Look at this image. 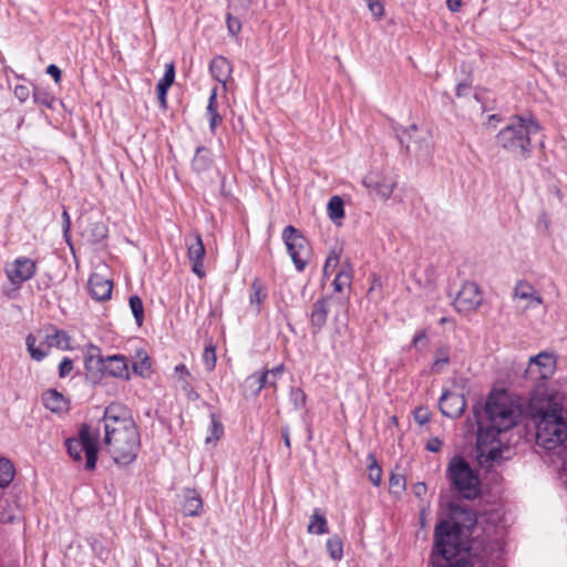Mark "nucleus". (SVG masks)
<instances>
[{
    "label": "nucleus",
    "instance_id": "f257e3e1",
    "mask_svg": "<svg viewBox=\"0 0 567 567\" xmlns=\"http://www.w3.org/2000/svg\"><path fill=\"white\" fill-rule=\"evenodd\" d=\"M447 511V518L435 524L426 567H485L488 554L486 549L478 553L472 537L477 525L476 512L455 503H450Z\"/></svg>",
    "mask_w": 567,
    "mask_h": 567
},
{
    "label": "nucleus",
    "instance_id": "f03ea898",
    "mask_svg": "<svg viewBox=\"0 0 567 567\" xmlns=\"http://www.w3.org/2000/svg\"><path fill=\"white\" fill-rule=\"evenodd\" d=\"M104 426V444L114 462L128 465L136 460L141 446L140 433L130 410L121 403H111L104 409L100 421Z\"/></svg>",
    "mask_w": 567,
    "mask_h": 567
},
{
    "label": "nucleus",
    "instance_id": "7ed1b4c3",
    "mask_svg": "<svg viewBox=\"0 0 567 567\" xmlns=\"http://www.w3.org/2000/svg\"><path fill=\"white\" fill-rule=\"evenodd\" d=\"M484 413L488 420L486 426H484L481 421V410L474 408V416L478 425L476 441L480 457L484 456V447L487 444L497 441V436L501 433L511 430L517 424L519 416L516 409L507 402L505 396H495L493 394H491L485 402Z\"/></svg>",
    "mask_w": 567,
    "mask_h": 567
},
{
    "label": "nucleus",
    "instance_id": "20e7f679",
    "mask_svg": "<svg viewBox=\"0 0 567 567\" xmlns=\"http://www.w3.org/2000/svg\"><path fill=\"white\" fill-rule=\"evenodd\" d=\"M540 128V124L533 116L517 115L497 133L496 143L506 152L526 159L530 156L532 137Z\"/></svg>",
    "mask_w": 567,
    "mask_h": 567
},
{
    "label": "nucleus",
    "instance_id": "39448f33",
    "mask_svg": "<svg viewBox=\"0 0 567 567\" xmlns=\"http://www.w3.org/2000/svg\"><path fill=\"white\" fill-rule=\"evenodd\" d=\"M446 477L451 487L465 499H475L481 494V478L470 463L460 455L450 461L446 468Z\"/></svg>",
    "mask_w": 567,
    "mask_h": 567
},
{
    "label": "nucleus",
    "instance_id": "423d86ee",
    "mask_svg": "<svg viewBox=\"0 0 567 567\" xmlns=\"http://www.w3.org/2000/svg\"><path fill=\"white\" fill-rule=\"evenodd\" d=\"M68 454L74 462L82 461V452L85 453V468L93 471L96 467L100 450V429H92L87 423H82L78 431V437L65 440Z\"/></svg>",
    "mask_w": 567,
    "mask_h": 567
},
{
    "label": "nucleus",
    "instance_id": "0eeeda50",
    "mask_svg": "<svg viewBox=\"0 0 567 567\" xmlns=\"http://www.w3.org/2000/svg\"><path fill=\"white\" fill-rule=\"evenodd\" d=\"M282 240L296 269L302 271L308 264L310 250L307 238L299 229L288 225L282 230Z\"/></svg>",
    "mask_w": 567,
    "mask_h": 567
},
{
    "label": "nucleus",
    "instance_id": "6e6552de",
    "mask_svg": "<svg viewBox=\"0 0 567 567\" xmlns=\"http://www.w3.org/2000/svg\"><path fill=\"white\" fill-rule=\"evenodd\" d=\"M398 140L406 153H414L416 157H425L430 154V138L426 132L420 131L415 124L401 132H396Z\"/></svg>",
    "mask_w": 567,
    "mask_h": 567
},
{
    "label": "nucleus",
    "instance_id": "1a4fd4ad",
    "mask_svg": "<svg viewBox=\"0 0 567 567\" xmlns=\"http://www.w3.org/2000/svg\"><path fill=\"white\" fill-rule=\"evenodd\" d=\"M105 358L100 353V349L90 344L84 357L85 379L93 385L99 384L104 378Z\"/></svg>",
    "mask_w": 567,
    "mask_h": 567
},
{
    "label": "nucleus",
    "instance_id": "9d476101",
    "mask_svg": "<svg viewBox=\"0 0 567 567\" xmlns=\"http://www.w3.org/2000/svg\"><path fill=\"white\" fill-rule=\"evenodd\" d=\"M37 271V264L30 258L19 257L7 267V277L13 286H21L31 279Z\"/></svg>",
    "mask_w": 567,
    "mask_h": 567
},
{
    "label": "nucleus",
    "instance_id": "9b49d317",
    "mask_svg": "<svg viewBox=\"0 0 567 567\" xmlns=\"http://www.w3.org/2000/svg\"><path fill=\"white\" fill-rule=\"evenodd\" d=\"M465 408L466 399L463 392L443 391L439 400V409L444 416L457 419L464 413Z\"/></svg>",
    "mask_w": 567,
    "mask_h": 567
},
{
    "label": "nucleus",
    "instance_id": "f8f14e48",
    "mask_svg": "<svg viewBox=\"0 0 567 567\" xmlns=\"http://www.w3.org/2000/svg\"><path fill=\"white\" fill-rule=\"evenodd\" d=\"M481 302L482 297L477 285L474 282H465L454 299V305L458 311L475 309L481 306Z\"/></svg>",
    "mask_w": 567,
    "mask_h": 567
},
{
    "label": "nucleus",
    "instance_id": "ddd939ff",
    "mask_svg": "<svg viewBox=\"0 0 567 567\" xmlns=\"http://www.w3.org/2000/svg\"><path fill=\"white\" fill-rule=\"evenodd\" d=\"M206 255V249L199 233L193 235L192 240H187V257L192 262V270L199 278L205 276L203 259Z\"/></svg>",
    "mask_w": 567,
    "mask_h": 567
},
{
    "label": "nucleus",
    "instance_id": "4468645a",
    "mask_svg": "<svg viewBox=\"0 0 567 567\" xmlns=\"http://www.w3.org/2000/svg\"><path fill=\"white\" fill-rule=\"evenodd\" d=\"M284 365L280 364L271 370L252 373L246 379V383L250 386L256 385L254 395H258L259 392L266 386L276 388L277 380L279 377H281Z\"/></svg>",
    "mask_w": 567,
    "mask_h": 567
},
{
    "label": "nucleus",
    "instance_id": "2eb2a0df",
    "mask_svg": "<svg viewBox=\"0 0 567 567\" xmlns=\"http://www.w3.org/2000/svg\"><path fill=\"white\" fill-rule=\"evenodd\" d=\"M555 363L556 361L553 354L540 352L529 358L528 367L525 371L526 377H532L537 372L539 379H546L548 374L554 371Z\"/></svg>",
    "mask_w": 567,
    "mask_h": 567
},
{
    "label": "nucleus",
    "instance_id": "dca6fc26",
    "mask_svg": "<svg viewBox=\"0 0 567 567\" xmlns=\"http://www.w3.org/2000/svg\"><path fill=\"white\" fill-rule=\"evenodd\" d=\"M329 298L322 297L313 305L310 312L311 334L317 336L327 323L329 313Z\"/></svg>",
    "mask_w": 567,
    "mask_h": 567
},
{
    "label": "nucleus",
    "instance_id": "f3484780",
    "mask_svg": "<svg viewBox=\"0 0 567 567\" xmlns=\"http://www.w3.org/2000/svg\"><path fill=\"white\" fill-rule=\"evenodd\" d=\"M87 287L91 297L97 301H105L111 298L112 281L100 274L94 272L90 276Z\"/></svg>",
    "mask_w": 567,
    "mask_h": 567
},
{
    "label": "nucleus",
    "instance_id": "a211bd4d",
    "mask_svg": "<svg viewBox=\"0 0 567 567\" xmlns=\"http://www.w3.org/2000/svg\"><path fill=\"white\" fill-rule=\"evenodd\" d=\"M104 377H113L128 380L127 360L122 354H113L105 358Z\"/></svg>",
    "mask_w": 567,
    "mask_h": 567
},
{
    "label": "nucleus",
    "instance_id": "6ab92c4d",
    "mask_svg": "<svg viewBox=\"0 0 567 567\" xmlns=\"http://www.w3.org/2000/svg\"><path fill=\"white\" fill-rule=\"evenodd\" d=\"M174 81H175V65L173 62H171L165 65L164 75L158 81V83L156 85V92H157V97L159 101V106L163 110L167 109L166 95H167V91L173 85Z\"/></svg>",
    "mask_w": 567,
    "mask_h": 567
},
{
    "label": "nucleus",
    "instance_id": "aec40b11",
    "mask_svg": "<svg viewBox=\"0 0 567 567\" xmlns=\"http://www.w3.org/2000/svg\"><path fill=\"white\" fill-rule=\"evenodd\" d=\"M82 236L93 245L100 244L107 237V227L102 220L87 219Z\"/></svg>",
    "mask_w": 567,
    "mask_h": 567
},
{
    "label": "nucleus",
    "instance_id": "412c9836",
    "mask_svg": "<svg viewBox=\"0 0 567 567\" xmlns=\"http://www.w3.org/2000/svg\"><path fill=\"white\" fill-rule=\"evenodd\" d=\"M203 511V499L193 488L184 489L183 513L186 516H198Z\"/></svg>",
    "mask_w": 567,
    "mask_h": 567
},
{
    "label": "nucleus",
    "instance_id": "4be33fe9",
    "mask_svg": "<svg viewBox=\"0 0 567 567\" xmlns=\"http://www.w3.org/2000/svg\"><path fill=\"white\" fill-rule=\"evenodd\" d=\"M212 76L218 82L225 84L230 76L231 65L230 62L224 56H216L209 64Z\"/></svg>",
    "mask_w": 567,
    "mask_h": 567
},
{
    "label": "nucleus",
    "instance_id": "5701e85b",
    "mask_svg": "<svg viewBox=\"0 0 567 567\" xmlns=\"http://www.w3.org/2000/svg\"><path fill=\"white\" fill-rule=\"evenodd\" d=\"M42 401L47 409L52 412H61L65 409L66 401L62 393L50 389L42 394Z\"/></svg>",
    "mask_w": 567,
    "mask_h": 567
},
{
    "label": "nucleus",
    "instance_id": "b1692460",
    "mask_svg": "<svg viewBox=\"0 0 567 567\" xmlns=\"http://www.w3.org/2000/svg\"><path fill=\"white\" fill-rule=\"evenodd\" d=\"M514 297L529 300V305H540L542 298L537 295H535V289L532 285H529L526 281H518L515 289H514Z\"/></svg>",
    "mask_w": 567,
    "mask_h": 567
},
{
    "label": "nucleus",
    "instance_id": "393cba45",
    "mask_svg": "<svg viewBox=\"0 0 567 567\" xmlns=\"http://www.w3.org/2000/svg\"><path fill=\"white\" fill-rule=\"evenodd\" d=\"M44 343L47 344L48 349L51 347H55L62 350L71 349L70 336L66 331L60 329H54L52 334H47L44 338Z\"/></svg>",
    "mask_w": 567,
    "mask_h": 567
},
{
    "label": "nucleus",
    "instance_id": "a878e982",
    "mask_svg": "<svg viewBox=\"0 0 567 567\" xmlns=\"http://www.w3.org/2000/svg\"><path fill=\"white\" fill-rule=\"evenodd\" d=\"M364 184L368 187H371L384 200L390 198L393 193L394 183H389L385 179L368 177L364 181Z\"/></svg>",
    "mask_w": 567,
    "mask_h": 567
},
{
    "label": "nucleus",
    "instance_id": "bb28decb",
    "mask_svg": "<svg viewBox=\"0 0 567 567\" xmlns=\"http://www.w3.org/2000/svg\"><path fill=\"white\" fill-rule=\"evenodd\" d=\"M212 164V158L209 155V150L205 146H198L196 148L195 156L192 161V167L195 172L202 173L209 168Z\"/></svg>",
    "mask_w": 567,
    "mask_h": 567
},
{
    "label": "nucleus",
    "instance_id": "cd10ccee",
    "mask_svg": "<svg viewBox=\"0 0 567 567\" xmlns=\"http://www.w3.org/2000/svg\"><path fill=\"white\" fill-rule=\"evenodd\" d=\"M327 212H328L329 218L334 224H340V220L344 217L343 199L338 195L332 196L328 202Z\"/></svg>",
    "mask_w": 567,
    "mask_h": 567
},
{
    "label": "nucleus",
    "instance_id": "c85d7f7f",
    "mask_svg": "<svg viewBox=\"0 0 567 567\" xmlns=\"http://www.w3.org/2000/svg\"><path fill=\"white\" fill-rule=\"evenodd\" d=\"M368 476L374 486H379L382 480V468L379 465L377 457L373 453L367 456Z\"/></svg>",
    "mask_w": 567,
    "mask_h": 567
},
{
    "label": "nucleus",
    "instance_id": "c756f323",
    "mask_svg": "<svg viewBox=\"0 0 567 567\" xmlns=\"http://www.w3.org/2000/svg\"><path fill=\"white\" fill-rule=\"evenodd\" d=\"M14 477L13 464L4 457L0 458V487L4 488L10 485Z\"/></svg>",
    "mask_w": 567,
    "mask_h": 567
},
{
    "label": "nucleus",
    "instance_id": "7c9ffc66",
    "mask_svg": "<svg viewBox=\"0 0 567 567\" xmlns=\"http://www.w3.org/2000/svg\"><path fill=\"white\" fill-rule=\"evenodd\" d=\"M308 533L316 535L328 533L327 519L323 515L318 513V509H316L311 516L310 524L308 525Z\"/></svg>",
    "mask_w": 567,
    "mask_h": 567
},
{
    "label": "nucleus",
    "instance_id": "2f4dec72",
    "mask_svg": "<svg viewBox=\"0 0 567 567\" xmlns=\"http://www.w3.org/2000/svg\"><path fill=\"white\" fill-rule=\"evenodd\" d=\"M327 551L331 559L341 560L343 557V544L339 536L334 535L327 540Z\"/></svg>",
    "mask_w": 567,
    "mask_h": 567
},
{
    "label": "nucleus",
    "instance_id": "473e14b6",
    "mask_svg": "<svg viewBox=\"0 0 567 567\" xmlns=\"http://www.w3.org/2000/svg\"><path fill=\"white\" fill-rule=\"evenodd\" d=\"M128 305L136 324L141 327L144 321V307L142 299L138 296H131L128 299Z\"/></svg>",
    "mask_w": 567,
    "mask_h": 567
},
{
    "label": "nucleus",
    "instance_id": "72a5a7b5",
    "mask_svg": "<svg viewBox=\"0 0 567 567\" xmlns=\"http://www.w3.org/2000/svg\"><path fill=\"white\" fill-rule=\"evenodd\" d=\"M35 342H37V339L32 333L27 336L25 344H27L28 352L30 353V357L35 361H41L48 355L49 351L42 350L41 348L35 347Z\"/></svg>",
    "mask_w": 567,
    "mask_h": 567
},
{
    "label": "nucleus",
    "instance_id": "f704fd0d",
    "mask_svg": "<svg viewBox=\"0 0 567 567\" xmlns=\"http://www.w3.org/2000/svg\"><path fill=\"white\" fill-rule=\"evenodd\" d=\"M33 100L37 104L45 106L48 109H52L53 103L55 102L54 95L41 87L34 89Z\"/></svg>",
    "mask_w": 567,
    "mask_h": 567
},
{
    "label": "nucleus",
    "instance_id": "c9c22d12",
    "mask_svg": "<svg viewBox=\"0 0 567 567\" xmlns=\"http://www.w3.org/2000/svg\"><path fill=\"white\" fill-rule=\"evenodd\" d=\"M267 298V291L258 279H255L251 284L250 303L257 306L259 310L260 303Z\"/></svg>",
    "mask_w": 567,
    "mask_h": 567
},
{
    "label": "nucleus",
    "instance_id": "e433bc0d",
    "mask_svg": "<svg viewBox=\"0 0 567 567\" xmlns=\"http://www.w3.org/2000/svg\"><path fill=\"white\" fill-rule=\"evenodd\" d=\"M351 278H352V269H351V267L348 266V269H344V268L341 269L337 274V276H336V278H334V280L332 282L334 290L340 292V291H342L344 286H350Z\"/></svg>",
    "mask_w": 567,
    "mask_h": 567
},
{
    "label": "nucleus",
    "instance_id": "4c0bfd02",
    "mask_svg": "<svg viewBox=\"0 0 567 567\" xmlns=\"http://www.w3.org/2000/svg\"><path fill=\"white\" fill-rule=\"evenodd\" d=\"M151 359L148 355L144 354V357L135 361L132 365L133 372L142 378H148L152 372Z\"/></svg>",
    "mask_w": 567,
    "mask_h": 567
},
{
    "label": "nucleus",
    "instance_id": "58836bf2",
    "mask_svg": "<svg viewBox=\"0 0 567 567\" xmlns=\"http://www.w3.org/2000/svg\"><path fill=\"white\" fill-rule=\"evenodd\" d=\"M405 489V477L401 474L392 473L389 480V492L394 496H400Z\"/></svg>",
    "mask_w": 567,
    "mask_h": 567
},
{
    "label": "nucleus",
    "instance_id": "ea45409f",
    "mask_svg": "<svg viewBox=\"0 0 567 567\" xmlns=\"http://www.w3.org/2000/svg\"><path fill=\"white\" fill-rule=\"evenodd\" d=\"M210 435L206 437V443L218 441L224 434V426L216 414H210Z\"/></svg>",
    "mask_w": 567,
    "mask_h": 567
},
{
    "label": "nucleus",
    "instance_id": "a19ab883",
    "mask_svg": "<svg viewBox=\"0 0 567 567\" xmlns=\"http://www.w3.org/2000/svg\"><path fill=\"white\" fill-rule=\"evenodd\" d=\"M450 362V348L447 346H441L435 350L433 369L439 371L440 365L447 364Z\"/></svg>",
    "mask_w": 567,
    "mask_h": 567
},
{
    "label": "nucleus",
    "instance_id": "79ce46f5",
    "mask_svg": "<svg viewBox=\"0 0 567 567\" xmlns=\"http://www.w3.org/2000/svg\"><path fill=\"white\" fill-rule=\"evenodd\" d=\"M216 349L213 344L206 346L203 353V362L207 371H213L216 365Z\"/></svg>",
    "mask_w": 567,
    "mask_h": 567
},
{
    "label": "nucleus",
    "instance_id": "37998d69",
    "mask_svg": "<svg viewBox=\"0 0 567 567\" xmlns=\"http://www.w3.org/2000/svg\"><path fill=\"white\" fill-rule=\"evenodd\" d=\"M339 264V254L336 250H332L326 259L323 266V277H330L332 272L336 270Z\"/></svg>",
    "mask_w": 567,
    "mask_h": 567
},
{
    "label": "nucleus",
    "instance_id": "c03bdc74",
    "mask_svg": "<svg viewBox=\"0 0 567 567\" xmlns=\"http://www.w3.org/2000/svg\"><path fill=\"white\" fill-rule=\"evenodd\" d=\"M290 400L295 406V409H300L306 405L307 395L305 391L300 388H291L290 390Z\"/></svg>",
    "mask_w": 567,
    "mask_h": 567
},
{
    "label": "nucleus",
    "instance_id": "a18cd8bd",
    "mask_svg": "<svg viewBox=\"0 0 567 567\" xmlns=\"http://www.w3.org/2000/svg\"><path fill=\"white\" fill-rule=\"evenodd\" d=\"M368 8L378 20L384 16V7L381 0H365Z\"/></svg>",
    "mask_w": 567,
    "mask_h": 567
},
{
    "label": "nucleus",
    "instance_id": "49530a36",
    "mask_svg": "<svg viewBox=\"0 0 567 567\" xmlns=\"http://www.w3.org/2000/svg\"><path fill=\"white\" fill-rule=\"evenodd\" d=\"M226 23L231 35L236 37L240 32L241 23L237 18L233 17L230 12L226 14Z\"/></svg>",
    "mask_w": 567,
    "mask_h": 567
},
{
    "label": "nucleus",
    "instance_id": "de8ad7c7",
    "mask_svg": "<svg viewBox=\"0 0 567 567\" xmlns=\"http://www.w3.org/2000/svg\"><path fill=\"white\" fill-rule=\"evenodd\" d=\"M9 504L7 502L0 503V522L3 524H12L17 519V515L11 511H7Z\"/></svg>",
    "mask_w": 567,
    "mask_h": 567
},
{
    "label": "nucleus",
    "instance_id": "09e8293b",
    "mask_svg": "<svg viewBox=\"0 0 567 567\" xmlns=\"http://www.w3.org/2000/svg\"><path fill=\"white\" fill-rule=\"evenodd\" d=\"M72 370L73 361L70 358L64 357L59 364V377L61 379H64L71 373Z\"/></svg>",
    "mask_w": 567,
    "mask_h": 567
},
{
    "label": "nucleus",
    "instance_id": "8fccbe9b",
    "mask_svg": "<svg viewBox=\"0 0 567 567\" xmlns=\"http://www.w3.org/2000/svg\"><path fill=\"white\" fill-rule=\"evenodd\" d=\"M414 420L416 423L423 425L430 421V412L425 408H417L414 411Z\"/></svg>",
    "mask_w": 567,
    "mask_h": 567
},
{
    "label": "nucleus",
    "instance_id": "3c124183",
    "mask_svg": "<svg viewBox=\"0 0 567 567\" xmlns=\"http://www.w3.org/2000/svg\"><path fill=\"white\" fill-rule=\"evenodd\" d=\"M62 219H63V236L65 240L71 245V237H70V228H71V219L69 213L64 209L62 213Z\"/></svg>",
    "mask_w": 567,
    "mask_h": 567
},
{
    "label": "nucleus",
    "instance_id": "603ef678",
    "mask_svg": "<svg viewBox=\"0 0 567 567\" xmlns=\"http://www.w3.org/2000/svg\"><path fill=\"white\" fill-rule=\"evenodd\" d=\"M501 450L497 447H492L486 452L485 460L481 461V464L488 463L489 465L493 464V462L497 461L501 457Z\"/></svg>",
    "mask_w": 567,
    "mask_h": 567
},
{
    "label": "nucleus",
    "instance_id": "864d4df0",
    "mask_svg": "<svg viewBox=\"0 0 567 567\" xmlns=\"http://www.w3.org/2000/svg\"><path fill=\"white\" fill-rule=\"evenodd\" d=\"M442 441L439 437H432L426 442L425 449L430 452L437 453L442 449Z\"/></svg>",
    "mask_w": 567,
    "mask_h": 567
},
{
    "label": "nucleus",
    "instance_id": "5fc2aeb1",
    "mask_svg": "<svg viewBox=\"0 0 567 567\" xmlns=\"http://www.w3.org/2000/svg\"><path fill=\"white\" fill-rule=\"evenodd\" d=\"M14 95L20 102H24L29 97L30 91L24 85H17L14 87Z\"/></svg>",
    "mask_w": 567,
    "mask_h": 567
},
{
    "label": "nucleus",
    "instance_id": "6e6d98bb",
    "mask_svg": "<svg viewBox=\"0 0 567 567\" xmlns=\"http://www.w3.org/2000/svg\"><path fill=\"white\" fill-rule=\"evenodd\" d=\"M47 73L54 79L55 83L60 82V80H61V70L55 64H50L47 68Z\"/></svg>",
    "mask_w": 567,
    "mask_h": 567
},
{
    "label": "nucleus",
    "instance_id": "4d7b16f0",
    "mask_svg": "<svg viewBox=\"0 0 567 567\" xmlns=\"http://www.w3.org/2000/svg\"><path fill=\"white\" fill-rule=\"evenodd\" d=\"M209 121V130L213 134L216 132V127L221 123L223 117L220 114H214L213 116H208Z\"/></svg>",
    "mask_w": 567,
    "mask_h": 567
},
{
    "label": "nucleus",
    "instance_id": "13d9d810",
    "mask_svg": "<svg viewBox=\"0 0 567 567\" xmlns=\"http://www.w3.org/2000/svg\"><path fill=\"white\" fill-rule=\"evenodd\" d=\"M281 437L285 442V445L288 450L291 449V442H290V429L289 425H282L281 426Z\"/></svg>",
    "mask_w": 567,
    "mask_h": 567
},
{
    "label": "nucleus",
    "instance_id": "bf43d9fd",
    "mask_svg": "<svg viewBox=\"0 0 567 567\" xmlns=\"http://www.w3.org/2000/svg\"><path fill=\"white\" fill-rule=\"evenodd\" d=\"M412 489H413V494L416 497H422L426 493L427 488H426L425 483L419 482V483L413 485Z\"/></svg>",
    "mask_w": 567,
    "mask_h": 567
},
{
    "label": "nucleus",
    "instance_id": "052dcab7",
    "mask_svg": "<svg viewBox=\"0 0 567 567\" xmlns=\"http://www.w3.org/2000/svg\"><path fill=\"white\" fill-rule=\"evenodd\" d=\"M471 90V85L467 84V83H458L457 86H456V95L458 97H462L464 95H466Z\"/></svg>",
    "mask_w": 567,
    "mask_h": 567
},
{
    "label": "nucleus",
    "instance_id": "680f3d73",
    "mask_svg": "<svg viewBox=\"0 0 567 567\" xmlns=\"http://www.w3.org/2000/svg\"><path fill=\"white\" fill-rule=\"evenodd\" d=\"M462 3V0H446V6L452 12H458L461 10Z\"/></svg>",
    "mask_w": 567,
    "mask_h": 567
},
{
    "label": "nucleus",
    "instance_id": "e2e57ef3",
    "mask_svg": "<svg viewBox=\"0 0 567 567\" xmlns=\"http://www.w3.org/2000/svg\"><path fill=\"white\" fill-rule=\"evenodd\" d=\"M217 105V89H213L208 97L207 106Z\"/></svg>",
    "mask_w": 567,
    "mask_h": 567
},
{
    "label": "nucleus",
    "instance_id": "0e129e2a",
    "mask_svg": "<svg viewBox=\"0 0 567 567\" xmlns=\"http://www.w3.org/2000/svg\"><path fill=\"white\" fill-rule=\"evenodd\" d=\"M426 339V333L425 331H420L417 332L414 338H413V344L416 347L421 341L425 340Z\"/></svg>",
    "mask_w": 567,
    "mask_h": 567
},
{
    "label": "nucleus",
    "instance_id": "69168bd1",
    "mask_svg": "<svg viewBox=\"0 0 567 567\" xmlns=\"http://www.w3.org/2000/svg\"><path fill=\"white\" fill-rule=\"evenodd\" d=\"M214 114H219L217 111V105L207 106V115L213 116Z\"/></svg>",
    "mask_w": 567,
    "mask_h": 567
},
{
    "label": "nucleus",
    "instance_id": "338daca9",
    "mask_svg": "<svg viewBox=\"0 0 567 567\" xmlns=\"http://www.w3.org/2000/svg\"><path fill=\"white\" fill-rule=\"evenodd\" d=\"M175 371L187 375L189 374L187 368L184 364L176 365Z\"/></svg>",
    "mask_w": 567,
    "mask_h": 567
},
{
    "label": "nucleus",
    "instance_id": "774afa93",
    "mask_svg": "<svg viewBox=\"0 0 567 567\" xmlns=\"http://www.w3.org/2000/svg\"><path fill=\"white\" fill-rule=\"evenodd\" d=\"M188 396H189L190 399H197V398H198V394H197L194 390H190V391H189Z\"/></svg>",
    "mask_w": 567,
    "mask_h": 567
}]
</instances>
